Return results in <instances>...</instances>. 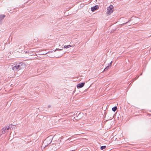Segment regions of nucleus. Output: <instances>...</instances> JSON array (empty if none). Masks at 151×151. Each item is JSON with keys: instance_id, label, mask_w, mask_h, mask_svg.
Returning <instances> with one entry per match:
<instances>
[{"instance_id": "1", "label": "nucleus", "mask_w": 151, "mask_h": 151, "mask_svg": "<svg viewBox=\"0 0 151 151\" xmlns=\"http://www.w3.org/2000/svg\"><path fill=\"white\" fill-rule=\"evenodd\" d=\"M24 67V64L22 63H20L12 65V69L15 72H17L19 70L23 69Z\"/></svg>"}, {"instance_id": "2", "label": "nucleus", "mask_w": 151, "mask_h": 151, "mask_svg": "<svg viewBox=\"0 0 151 151\" xmlns=\"http://www.w3.org/2000/svg\"><path fill=\"white\" fill-rule=\"evenodd\" d=\"M113 11V6L112 5H110L109 6V7L108 8L107 13L108 14H111Z\"/></svg>"}, {"instance_id": "3", "label": "nucleus", "mask_w": 151, "mask_h": 151, "mask_svg": "<svg viewBox=\"0 0 151 151\" xmlns=\"http://www.w3.org/2000/svg\"><path fill=\"white\" fill-rule=\"evenodd\" d=\"M10 128V127L9 126H7L3 128L2 129V134H4L6 132H7L8 130Z\"/></svg>"}, {"instance_id": "4", "label": "nucleus", "mask_w": 151, "mask_h": 151, "mask_svg": "<svg viewBox=\"0 0 151 151\" xmlns=\"http://www.w3.org/2000/svg\"><path fill=\"white\" fill-rule=\"evenodd\" d=\"M5 17V15L4 14H1L0 15V24L2 23V20L4 19V18Z\"/></svg>"}, {"instance_id": "5", "label": "nucleus", "mask_w": 151, "mask_h": 151, "mask_svg": "<svg viewBox=\"0 0 151 151\" xmlns=\"http://www.w3.org/2000/svg\"><path fill=\"white\" fill-rule=\"evenodd\" d=\"M85 84L84 83H79L77 85V87L78 88H81L83 87Z\"/></svg>"}, {"instance_id": "6", "label": "nucleus", "mask_w": 151, "mask_h": 151, "mask_svg": "<svg viewBox=\"0 0 151 151\" xmlns=\"http://www.w3.org/2000/svg\"><path fill=\"white\" fill-rule=\"evenodd\" d=\"M98 8H99L98 6L97 5H96V6H94L91 7V10L92 11L94 12L96 10L98 9Z\"/></svg>"}, {"instance_id": "7", "label": "nucleus", "mask_w": 151, "mask_h": 151, "mask_svg": "<svg viewBox=\"0 0 151 151\" xmlns=\"http://www.w3.org/2000/svg\"><path fill=\"white\" fill-rule=\"evenodd\" d=\"M71 47H72V46L70 45H65L63 47V48H68Z\"/></svg>"}, {"instance_id": "8", "label": "nucleus", "mask_w": 151, "mask_h": 151, "mask_svg": "<svg viewBox=\"0 0 151 151\" xmlns=\"http://www.w3.org/2000/svg\"><path fill=\"white\" fill-rule=\"evenodd\" d=\"M117 109V107L116 106H114L112 108V110L114 112Z\"/></svg>"}, {"instance_id": "9", "label": "nucleus", "mask_w": 151, "mask_h": 151, "mask_svg": "<svg viewBox=\"0 0 151 151\" xmlns=\"http://www.w3.org/2000/svg\"><path fill=\"white\" fill-rule=\"evenodd\" d=\"M106 147V146H103L101 147L100 149L101 150H102L105 148Z\"/></svg>"}, {"instance_id": "10", "label": "nucleus", "mask_w": 151, "mask_h": 151, "mask_svg": "<svg viewBox=\"0 0 151 151\" xmlns=\"http://www.w3.org/2000/svg\"><path fill=\"white\" fill-rule=\"evenodd\" d=\"M62 49H58V48H57L55 50H54V51L55 52L56 51H60V50H62Z\"/></svg>"}, {"instance_id": "11", "label": "nucleus", "mask_w": 151, "mask_h": 151, "mask_svg": "<svg viewBox=\"0 0 151 151\" xmlns=\"http://www.w3.org/2000/svg\"><path fill=\"white\" fill-rule=\"evenodd\" d=\"M109 65L107 66L104 69V71H106V70L108 69Z\"/></svg>"}, {"instance_id": "12", "label": "nucleus", "mask_w": 151, "mask_h": 151, "mask_svg": "<svg viewBox=\"0 0 151 151\" xmlns=\"http://www.w3.org/2000/svg\"><path fill=\"white\" fill-rule=\"evenodd\" d=\"M33 51V52H37V51H35V50L34 49L33 50V51Z\"/></svg>"}, {"instance_id": "13", "label": "nucleus", "mask_w": 151, "mask_h": 151, "mask_svg": "<svg viewBox=\"0 0 151 151\" xmlns=\"http://www.w3.org/2000/svg\"><path fill=\"white\" fill-rule=\"evenodd\" d=\"M112 61H111L109 65V66H110L111 65V64H112Z\"/></svg>"}, {"instance_id": "14", "label": "nucleus", "mask_w": 151, "mask_h": 151, "mask_svg": "<svg viewBox=\"0 0 151 151\" xmlns=\"http://www.w3.org/2000/svg\"><path fill=\"white\" fill-rule=\"evenodd\" d=\"M53 147H55V146L56 145H53Z\"/></svg>"}, {"instance_id": "15", "label": "nucleus", "mask_w": 151, "mask_h": 151, "mask_svg": "<svg viewBox=\"0 0 151 151\" xmlns=\"http://www.w3.org/2000/svg\"><path fill=\"white\" fill-rule=\"evenodd\" d=\"M62 56V55H61L59 56L58 57H61V56Z\"/></svg>"}, {"instance_id": "16", "label": "nucleus", "mask_w": 151, "mask_h": 151, "mask_svg": "<svg viewBox=\"0 0 151 151\" xmlns=\"http://www.w3.org/2000/svg\"><path fill=\"white\" fill-rule=\"evenodd\" d=\"M50 107V106H48V107Z\"/></svg>"}, {"instance_id": "17", "label": "nucleus", "mask_w": 151, "mask_h": 151, "mask_svg": "<svg viewBox=\"0 0 151 151\" xmlns=\"http://www.w3.org/2000/svg\"><path fill=\"white\" fill-rule=\"evenodd\" d=\"M47 53H46L45 54H43V55H45V54H47Z\"/></svg>"}, {"instance_id": "18", "label": "nucleus", "mask_w": 151, "mask_h": 151, "mask_svg": "<svg viewBox=\"0 0 151 151\" xmlns=\"http://www.w3.org/2000/svg\"><path fill=\"white\" fill-rule=\"evenodd\" d=\"M47 139H46L45 140V141H47Z\"/></svg>"}]
</instances>
